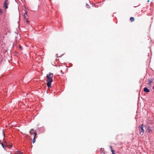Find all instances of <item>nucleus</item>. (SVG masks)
<instances>
[{
    "instance_id": "obj_8",
    "label": "nucleus",
    "mask_w": 154,
    "mask_h": 154,
    "mask_svg": "<svg viewBox=\"0 0 154 154\" xmlns=\"http://www.w3.org/2000/svg\"><path fill=\"white\" fill-rule=\"evenodd\" d=\"M34 130L33 129H32L31 130L29 131V132L30 134H33L34 132H33V131Z\"/></svg>"
},
{
    "instance_id": "obj_12",
    "label": "nucleus",
    "mask_w": 154,
    "mask_h": 154,
    "mask_svg": "<svg viewBox=\"0 0 154 154\" xmlns=\"http://www.w3.org/2000/svg\"><path fill=\"white\" fill-rule=\"evenodd\" d=\"M35 138H33V139L32 140V142L33 143H34L35 142Z\"/></svg>"
},
{
    "instance_id": "obj_6",
    "label": "nucleus",
    "mask_w": 154,
    "mask_h": 154,
    "mask_svg": "<svg viewBox=\"0 0 154 154\" xmlns=\"http://www.w3.org/2000/svg\"><path fill=\"white\" fill-rule=\"evenodd\" d=\"M144 92L147 93L149 92L150 91L149 90L147 87H145L144 88Z\"/></svg>"
},
{
    "instance_id": "obj_3",
    "label": "nucleus",
    "mask_w": 154,
    "mask_h": 154,
    "mask_svg": "<svg viewBox=\"0 0 154 154\" xmlns=\"http://www.w3.org/2000/svg\"><path fill=\"white\" fill-rule=\"evenodd\" d=\"M143 125H141L139 127L140 134L141 135H142L144 132V130L143 129Z\"/></svg>"
},
{
    "instance_id": "obj_15",
    "label": "nucleus",
    "mask_w": 154,
    "mask_h": 154,
    "mask_svg": "<svg viewBox=\"0 0 154 154\" xmlns=\"http://www.w3.org/2000/svg\"><path fill=\"white\" fill-rule=\"evenodd\" d=\"M17 154H22V153L21 152H19V153H18Z\"/></svg>"
},
{
    "instance_id": "obj_11",
    "label": "nucleus",
    "mask_w": 154,
    "mask_h": 154,
    "mask_svg": "<svg viewBox=\"0 0 154 154\" xmlns=\"http://www.w3.org/2000/svg\"><path fill=\"white\" fill-rule=\"evenodd\" d=\"M112 152V154H116L114 153L115 151L113 150H111Z\"/></svg>"
},
{
    "instance_id": "obj_19",
    "label": "nucleus",
    "mask_w": 154,
    "mask_h": 154,
    "mask_svg": "<svg viewBox=\"0 0 154 154\" xmlns=\"http://www.w3.org/2000/svg\"><path fill=\"white\" fill-rule=\"evenodd\" d=\"M26 22H27V23H29V21L27 20L26 21Z\"/></svg>"
},
{
    "instance_id": "obj_21",
    "label": "nucleus",
    "mask_w": 154,
    "mask_h": 154,
    "mask_svg": "<svg viewBox=\"0 0 154 154\" xmlns=\"http://www.w3.org/2000/svg\"><path fill=\"white\" fill-rule=\"evenodd\" d=\"M153 90H154V86L153 87Z\"/></svg>"
},
{
    "instance_id": "obj_17",
    "label": "nucleus",
    "mask_w": 154,
    "mask_h": 154,
    "mask_svg": "<svg viewBox=\"0 0 154 154\" xmlns=\"http://www.w3.org/2000/svg\"><path fill=\"white\" fill-rule=\"evenodd\" d=\"M8 1V0H5V2H7Z\"/></svg>"
},
{
    "instance_id": "obj_1",
    "label": "nucleus",
    "mask_w": 154,
    "mask_h": 154,
    "mask_svg": "<svg viewBox=\"0 0 154 154\" xmlns=\"http://www.w3.org/2000/svg\"><path fill=\"white\" fill-rule=\"evenodd\" d=\"M53 74L52 73H49L47 75V85L48 88L51 87V83L53 82Z\"/></svg>"
},
{
    "instance_id": "obj_5",
    "label": "nucleus",
    "mask_w": 154,
    "mask_h": 154,
    "mask_svg": "<svg viewBox=\"0 0 154 154\" xmlns=\"http://www.w3.org/2000/svg\"><path fill=\"white\" fill-rule=\"evenodd\" d=\"M2 146L4 148H5V147H11V146H10L7 143H6L5 144H4V143H2Z\"/></svg>"
},
{
    "instance_id": "obj_22",
    "label": "nucleus",
    "mask_w": 154,
    "mask_h": 154,
    "mask_svg": "<svg viewBox=\"0 0 154 154\" xmlns=\"http://www.w3.org/2000/svg\"><path fill=\"white\" fill-rule=\"evenodd\" d=\"M147 2H149V0H148V1H147Z\"/></svg>"
},
{
    "instance_id": "obj_9",
    "label": "nucleus",
    "mask_w": 154,
    "mask_h": 154,
    "mask_svg": "<svg viewBox=\"0 0 154 154\" xmlns=\"http://www.w3.org/2000/svg\"><path fill=\"white\" fill-rule=\"evenodd\" d=\"M130 20L131 22H133L134 21V18L132 17H130Z\"/></svg>"
},
{
    "instance_id": "obj_14",
    "label": "nucleus",
    "mask_w": 154,
    "mask_h": 154,
    "mask_svg": "<svg viewBox=\"0 0 154 154\" xmlns=\"http://www.w3.org/2000/svg\"><path fill=\"white\" fill-rule=\"evenodd\" d=\"M4 144H6V143H7V144H8V143L6 141H4Z\"/></svg>"
},
{
    "instance_id": "obj_2",
    "label": "nucleus",
    "mask_w": 154,
    "mask_h": 154,
    "mask_svg": "<svg viewBox=\"0 0 154 154\" xmlns=\"http://www.w3.org/2000/svg\"><path fill=\"white\" fill-rule=\"evenodd\" d=\"M146 130L148 132L150 133L152 131L153 128V127H151L149 125L146 126Z\"/></svg>"
},
{
    "instance_id": "obj_13",
    "label": "nucleus",
    "mask_w": 154,
    "mask_h": 154,
    "mask_svg": "<svg viewBox=\"0 0 154 154\" xmlns=\"http://www.w3.org/2000/svg\"><path fill=\"white\" fill-rule=\"evenodd\" d=\"M26 16H27L26 12H25V14H24V17H26Z\"/></svg>"
},
{
    "instance_id": "obj_7",
    "label": "nucleus",
    "mask_w": 154,
    "mask_h": 154,
    "mask_svg": "<svg viewBox=\"0 0 154 154\" xmlns=\"http://www.w3.org/2000/svg\"><path fill=\"white\" fill-rule=\"evenodd\" d=\"M8 4L7 3V2H4L3 7L5 8V9H6L8 8V7L7 6Z\"/></svg>"
},
{
    "instance_id": "obj_20",
    "label": "nucleus",
    "mask_w": 154,
    "mask_h": 154,
    "mask_svg": "<svg viewBox=\"0 0 154 154\" xmlns=\"http://www.w3.org/2000/svg\"><path fill=\"white\" fill-rule=\"evenodd\" d=\"M3 135H4V137H5V134L4 133H3Z\"/></svg>"
},
{
    "instance_id": "obj_4",
    "label": "nucleus",
    "mask_w": 154,
    "mask_h": 154,
    "mask_svg": "<svg viewBox=\"0 0 154 154\" xmlns=\"http://www.w3.org/2000/svg\"><path fill=\"white\" fill-rule=\"evenodd\" d=\"M154 81V79H148V85L151 87L152 86V83Z\"/></svg>"
},
{
    "instance_id": "obj_10",
    "label": "nucleus",
    "mask_w": 154,
    "mask_h": 154,
    "mask_svg": "<svg viewBox=\"0 0 154 154\" xmlns=\"http://www.w3.org/2000/svg\"><path fill=\"white\" fill-rule=\"evenodd\" d=\"M33 134H34V138H35V137H36V136L37 135V133L36 131L35 132H34Z\"/></svg>"
},
{
    "instance_id": "obj_18",
    "label": "nucleus",
    "mask_w": 154,
    "mask_h": 154,
    "mask_svg": "<svg viewBox=\"0 0 154 154\" xmlns=\"http://www.w3.org/2000/svg\"><path fill=\"white\" fill-rule=\"evenodd\" d=\"M20 49L21 50H22V48H21V47L20 46Z\"/></svg>"
},
{
    "instance_id": "obj_16",
    "label": "nucleus",
    "mask_w": 154,
    "mask_h": 154,
    "mask_svg": "<svg viewBox=\"0 0 154 154\" xmlns=\"http://www.w3.org/2000/svg\"><path fill=\"white\" fill-rule=\"evenodd\" d=\"M110 149H111V150H112V146H110Z\"/></svg>"
}]
</instances>
